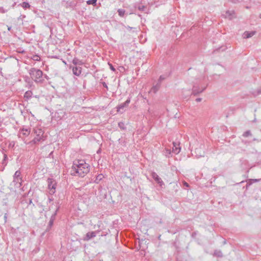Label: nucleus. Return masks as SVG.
Segmentation results:
<instances>
[{"label":"nucleus","instance_id":"nucleus-1","mask_svg":"<svg viewBox=\"0 0 261 261\" xmlns=\"http://www.w3.org/2000/svg\"><path fill=\"white\" fill-rule=\"evenodd\" d=\"M90 165L86 163L84 160H77L73 162L72 166V171L74 175H78L84 177L90 171Z\"/></svg>","mask_w":261,"mask_h":261},{"label":"nucleus","instance_id":"nucleus-2","mask_svg":"<svg viewBox=\"0 0 261 261\" xmlns=\"http://www.w3.org/2000/svg\"><path fill=\"white\" fill-rule=\"evenodd\" d=\"M29 73L35 83L42 84L44 82L43 72L41 70L32 68L29 70Z\"/></svg>","mask_w":261,"mask_h":261},{"label":"nucleus","instance_id":"nucleus-3","mask_svg":"<svg viewBox=\"0 0 261 261\" xmlns=\"http://www.w3.org/2000/svg\"><path fill=\"white\" fill-rule=\"evenodd\" d=\"M33 133L35 134V137L32 141L34 144H36L41 140H44V132L39 127H36L33 129Z\"/></svg>","mask_w":261,"mask_h":261},{"label":"nucleus","instance_id":"nucleus-4","mask_svg":"<svg viewBox=\"0 0 261 261\" xmlns=\"http://www.w3.org/2000/svg\"><path fill=\"white\" fill-rule=\"evenodd\" d=\"M22 177H21V172L20 170H17L13 175V180L12 185H14L15 188H20L22 183Z\"/></svg>","mask_w":261,"mask_h":261},{"label":"nucleus","instance_id":"nucleus-5","mask_svg":"<svg viewBox=\"0 0 261 261\" xmlns=\"http://www.w3.org/2000/svg\"><path fill=\"white\" fill-rule=\"evenodd\" d=\"M103 235L100 233V230H96L89 231L87 232L83 238V240L85 241H88L93 239L95 237L98 236L100 237Z\"/></svg>","mask_w":261,"mask_h":261},{"label":"nucleus","instance_id":"nucleus-6","mask_svg":"<svg viewBox=\"0 0 261 261\" xmlns=\"http://www.w3.org/2000/svg\"><path fill=\"white\" fill-rule=\"evenodd\" d=\"M48 189L49 193L51 195L54 194L56 192L57 182L53 178H48L47 179Z\"/></svg>","mask_w":261,"mask_h":261},{"label":"nucleus","instance_id":"nucleus-7","mask_svg":"<svg viewBox=\"0 0 261 261\" xmlns=\"http://www.w3.org/2000/svg\"><path fill=\"white\" fill-rule=\"evenodd\" d=\"M136 249L137 250L136 255H140L141 257L145 256L146 251V249L147 248V246H136Z\"/></svg>","mask_w":261,"mask_h":261},{"label":"nucleus","instance_id":"nucleus-8","mask_svg":"<svg viewBox=\"0 0 261 261\" xmlns=\"http://www.w3.org/2000/svg\"><path fill=\"white\" fill-rule=\"evenodd\" d=\"M130 101V98H128L124 102L118 105L117 107V112L122 113L125 111V109L128 106Z\"/></svg>","mask_w":261,"mask_h":261},{"label":"nucleus","instance_id":"nucleus-9","mask_svg":"<svg viewBox=\"0 0 261 261\" xmlns=\"http://www.w3.org/2000/svg\"><path fill=\"white\" fill-rule=\"evenodd\" d=\"M70 68H72L73 74L76 76H79L82 73V67L80 66H70Z\"/></svg>","mask_w":261,"mask_h":261},{"label":"nucleus","instance_id":"nucleus-10","mask_svg":"<svg viewBox=\"0 0 261 261\" xmlns=\"http://www.w3.org/2000/svg\"><path fill=\"white\" fill-rule=\"evenodd\" d=\"M151 176L154 179V180L160 185V186H162L164 185V182L162 180V179L159 176V175L154 172H153L151 173Z\"/></svg>","mask_w":261,"mask_h":261},{"label":"nucleus","instance_id":"nucleus-11","mask_svg":"<svg viewBox=\"0 0 261 261\" xmlns=\"http://www.w3.org/2000/svg\"><path fill=\"white\" fill-rule=\"evenodd\" d=\"M30 132H31L30 128L23 127L19 130V137H21V135H22L23 136H25V137L28 136L29 135V134H30Z\"/></svg>","mask_w":261,"mask_h":261},{"label":"nucleus","instance_id":"nucleus-12","mask_svg":"<svg viewBox=\"0 0 261 261\" xmlns=\"http://www.w3.org/2000/svg\"><path fill=\"white\" fill-rule=\"evenodd\" d=\"M205 88L206 87H202L201 88H200L197 86L194 85L193 88L192 93L195 95H197L203 91L205 89Z\"/></svg>","mask_w":261,"mask_h":261},{"label":"nucleus","instance_id":"nucleus-13","mask_svg":"<svg viewBox=\"0 0 261 261\" xmlns=\"http://www.w3.org/2000/svg\"><path fill=\"white\" fill-rule=\"evenodd\" d=\"M195 156L197 158H199L200 157L204 156V151L203 150V148L201 146L199 148H196L195 151Z\"/></svg>","mask_w":261,"mask_h":261},{"label":"nucleus","instance_id":"nucleus-14","mask_svg":"<svg viewBox=\"0 0 261 261\" xmlns=\"http://www.w3.org/2000/svg\"><path fill=\"white\" fill-rule=\"evenodd\" d=\"M181 148L179 146V143L173 142V148L172 152L175 154H177L180 151Z\"/></svg>","mask_w":261,"mask_h":261},{"label":"nucleus","instance_id":"nucleus-15","mask_svg":"<svg viewBox=\"0 0 261 261\" xmlns=\"http://www.w3.org/2000/svg\"><path fill=\"white\" fill-rule=\"evenodd\" d=\"M55 206L56 207V210L54 212V213L51 214V216L49 222V224L50 226H51L53 225V222H54V220L55 219V217H56V216L57 215V212H58V211L59 210V207L57 205V204H56Z\"/></svg>","mask_w":261,"mask_h":261},{"label":"nucleus","instance_id":"nucleus-16","mask_svg":"<svg viewBox=\"0 0 261 261\" xmlns=\"http://www.w3.org/2000/svg\"><path fill=\"white\" fill-rule=\"evenodd\" d=\"M256 34V31H245L243 35V38L247 39L252 37Z\"/></svg>","mask_w":261,"mask_h":261},{"label":"nucleus","instance_id":"nucleus-17","mask_svg":"<svg viewBox=\"0 0 261 261\" xmlns=\"http://www.w3.org/2000/svg\"><path fill=\"white\" fill-rule=\"evenodd\" d=\"M118 15L120 17H124L125 14L128 15V14H132L134 13L133 11H131L130 12H126V11L124 9H119L117 11Z\"/></svg>","mask_w":261,"mask_h":261},{"label":"nucleus","instance_id":"nucleus-18","mask_svg":"<svg viewBox=\"0 0 261 261\" xmlns=\"http://www.w3.org/2000/svg\"><path fill=\"white\" fill-rule=\"evenodd\" d=\"M234 12L233 11H227L224 15L225 17L229 19H232L234 17Z\"/></svg>","mask_w":261,"mask_h":261},{"label":"nucleus","instance_id":"nucleus-19","mask_svg":"<svg viewBox=\"0 0 261 261\" xmlns=\"http://www.w3.org/2000/svg\"><path fill=\"white\" fill-rule=\"evenodd\" d=\"M24 80L25 82L27 83L26 87L28 88H31L32 86H33V83L31 81L28 76H25L24 77Z\"/></svg>","mask_w":261,"mask_h":261},{"label":"nucleus","instance_id":"nucleus-20","mask_svg":"<svg viewBox=\"0 0 261 261\" xmlns=\"http://www.w3.org/2000/svg\"><path fill=\"white\" fill-rule=\"evenodd\" d=\"M72 62L74 66H78L77 65H82L84 64L82 60H79L76 58H74Z\"/></svg>","mask_w":261,"mask_h":261},{"label":"nucleus","instance_id":"nucleus-21","mask_svg":"<svg viewBox=\"0 0 261 261\" xmlns=\"http://www.w3.org/2000/svg\"><path fill=\"white\" fill-rule=\"evenodd\" d=\"M160 87H161V84H160L158 82L155 85L153 86L152 87L150 91L153 92L154 93H155L159 91V90L160 88Z\"/></svg>","mask_w":261,"mask_h":261},{"label":"nucleus","instance_id":"nucleus-22","mask_svg":"<svg viewBox=\"0 0 261 261\" xmlns=\"http://www.w3.org/2000/svg\"><path fill=\"white\" fill-rule=\"evenodd\" d=\"M33 95V93L32 91L28 90L26 91L24 94V98L25 99V100H29L30 99Z\"/></svg>","mask_w":261,"mask_h":261},{"label":"nucleus","instance_id":"nucleus-23","mask_svg":"<svg viewBox=\"0 0 261 261\" xmlns=\"http://www.w3.org/2000/svg\"><path fill=\"white\" fill-rule=\"evenodd\" d=\"M163 153L166 157L169 158L170 156V154H171V149L165 148Z\"/></svg>","mask_w":261,"mask_h":261},{"label":"nucleus","instance_id":"nucleus-24","mask_svg":"<svg viewBox=\"0 0 261 261\" xmlns=\"http://www.w3.org/2000/svg\"><path fill=\"white\" fill-rule=\"evenodd\" d=\"M214 255L217 257H221L223 256V254L221 250H216L214 252Z\"/></svg>","mask_w":261,"mask_h":261},{"label":"nucleus","instance_id":"nucleus-25","mask_svg":"<svg viewBox=\"0 0 261 261\" xmlns=\"http://www.w3.org/2000/svg\"><path fill=\"white\" fill-rule=\"evenodd\" d=\"M103 177V176L102 174H100L96 176L95 182L96 183H98L99 181H100Z\"/></svg>","mask_w":261,"mask_h":261},{"label":"nucleus","instance_id":"nucleus-26","mask_svg":"<svg viewBox=\"0 0 261 261\" xmlns=\"http://www.w3.org/2000/svg\"><path fill=\"white\" fill-rule=\"evenodd\" d=\"M97 1V0H88L87 1V4L88 5H92L93 6H96Z\"/></svg>","mask_w":261,"mask_h":261},{"label":"nucleus","instance_id":"nucleus-27","mask_svg":"<svg viewBox=\"0 0 261 261\" xmlns=\"http://www.w3.org/2000/svg\"><path fill=\"white\" fill-rule=\"evenodd\" d=\"M136 8L141 11H145L146 7L144 5H139L138 6H136Z\"/></svg>","mask_w":261,"mask_h":261},{"label":"nucleus","instance_id":"nucleus-28","mask_svg":"<svg viewBox=\"0 0 261 261\" xmlns=\"http://www.w3.org/2000/svg\"><path fill=\"white\" fill-rule=\"evenodd\" d=\"M119 127L122 130L126 129V127L125 126V124L123 122H120L118 123Z\"/></svg>","mask_w":261,"mask_h":261},{"label":"nucleus","instance_id":"nucleus-29","mask_svg":"<svg viewBox=\"0 0 261 261\" xmlns=\"http://www.w3.org/2000/svg\"><path fill=\"white\" fill-rule=\"evenodd\" d=\"M21 5L24 9H27L30 7V5L27 2H23Z\"/></svg>","mask_w":261,"mask_h":261},{"label":"nucleus","instance_id":"nucleus-30","mask_svg":"<svg viewBox=\"0 0 261 261\" xmlns=\"http://www.w3.org/2000/svg\"><path fill=\"white\" fill-rule=\"evenodd\" d=\"M251 133L250 130H249L246 131L243 134V136L244 137H248V136H251Z\"/></svg>","mask_w":261,"mask_h":261},{"label":"nucleus","instance_id":"nucleus-31","mask_svg":"<svg viewBox=\"0 0 261 261\" xmlns=\"http://www.w3.org/2000/svg\"><path fill=\"white\" fill-rule=\"evenodd\" d=\"M166 78V76L162 75L160 76L158 80V83L161 84L162 82Z\"/></svg>","mask_w":261,"mask_h":261},{"label":"nucleus","instance_id":"nucleus-32","mask_svg":"<svg viewBox=\"0 0 261 261\" xmlns=\"http://www.w3.org/2000/svg\"><path fill=\"white\" fill-rule=\"evenodd\" d=\"M34 61H39L40 60V57L38 55H35L32 58Z\"/></svg>","mask_w":261,"mask_h":261},{"label":"nucleus","instance_id":"nucleus-33","mask_svg":"<svg viewBox=\"0 0 261 261\" xmlns=\"http://www.w3.org/2000/svg\"><path fill=\"white\" fill-rule=\"evenodd\" d=\"M199 234L198 232L197 231H195L194 232H193L192 234H191V236L194 239H195L196 236Z\"/></svg>","mask_w":261,"mask_h":261},{"label":"nucleus","instance_id":"nucleus-34","mask_svg":"<svg viewBox=\"0 0 261 261\" xmlns=\"http://www.w3.org/2000/svg\"><path fill=\"white\" fill-rule=\"evenodd\" d=\"M7 12V10L5 9L3 7H0V13H5Z\"/></svg>","mask_w":261,"mask_h":261},{"label":"nucleus","instance_id":"nucleus-35","mask_svg":"<svg viewBox=\"0 0 261 261\" xmlns=\"http://www.w3.org/2000/svg\"><path fill=\"white\" fill-rule=\"evenodd\" d=\"M25 17V15H21L18 18V20H22Z\"/></svg>","mask_w":261,"mask_h":261},{"label":"nucleus","instance_id":"nucleus-36","mask_svg":"<svg viewBox=\"0 0 261 261\" xmlns=\"http://www.w3.org/2000/svg\"><path fill=\"white\" fill-rule=\"evenodd\" d=\"M242 0H229V1L233 3H237L241 2Z\"/></svg>","mask_w":261,"mask_h":261},{"label":"nucleus","instance_id":"nucleus-37","mask_svg":"<svg viewBox=\"0 0 261 261\" xmlns=\"http://www.w3.org/2000/svg\"><path fill=\"white\" fill-rule=\"evenodd\" d=\"M109 66H110V69H111L112 71H115V68L113 67V66L111 64L109 63Z\"/></svg>","mask_w":261,"mask_h":261},{"label":"nucleus","instance_id":"nucleus-38","mask_svg":"<svg viewBox=\"0 0 261 261\" xmlns=\"http://www.w3.org/2000/svg\"><path fill=\"white\" fill-rule=\"evenodd\" d=\"M101 84H102V86L104 87H105L107 89H108V87L107 86V84L105 82H103L101 83Z\"/></svg>","mask_w":261,"mask_h":261},{"label":"nucleus","instance_id":"nucleus-39","mask_svg":"<svg viewBox=\"0 0 261 261\" xmlns=\"http://www.w3.org/2000/svg\"><path fill=\"white\" fill-rule=\"evenodd\" d=\"M40 250V248H37V249L36 250H34L33 252H35V253H36V252H37L38 251H39Z\"/></svg>","mask_w":261,"mask_h":261},{"label":"nucleus","instance_id":"nucleus-40","mask_svg":"<svg viewBox=\"0 0 261 261\" xmlns=\"http://www.w3.org/2000/svg\"><path fill=\"white\" fill-rule=\"evenodd\" d=\"M201 100V98H197L196 99V101H197V102H199Z\"/></svg>","mask_w":261,"mask_h":261},{"label":"nucleus","instance_id":"nucleus-41","mask_svg":"<svg viewBox=\"0 0 261 261\" xmlns=\"http://www.w3.org/2000/svg\"><path fill=\"white\" fill-rule=\"evenodd\" d=\"M4 219H5V222H6L7 219V214H5Z\"/></svg>","mask_w":261,"mask_h":261},{"label":"nucleus","instance_id":"nucleus-42","mask_svg":"<svg viewBox=\"0 0 261 261\" xmlns=\"http://www.w3.org/2000/svg\"><path fill=\"white\" fill-rule=\"evenodd\" d=\"M222 241H222V243H223L224 244H225L226 243V240L225 239H223Z\"/></svg>","mask_w":261,"mask_h":261},{"label":"nucleus","instance_id":"nucleus-43","mask_svg":"<svg viewBox=\"0 0 261 261\" xmlns=\"http://www.w3.org/2000/svg\"><path fill=\"white\" fill-rule=\"evenodd\" d=\"M184 185H185V186H186V187H189V185H188V183H187V182H185Z\"/></svg>","mask_w":261,"mask_h":261},{"label":"nucleus","instance_id":"nucleus-44","mask_svg":"<svg viewBox=\"0 0 261 261\" xmlns=\"http://www.w3.org/2000/svg\"><path fill=\"white\" fill-rule=\"evenodd\" d=\"M44 77H45L46 79H48V76L47 75H44Z\"/></svg>","mask_w":261,"mask_h":261},{"label":"nucleus","instance_id":"nucleus-45","mask_svg":"<svg viewBox=\"0 0 261 261\" xmlns=\"http://www.w3.org/2000/svg\"><path fill=\"white\" fill-rule=\"evenodd\" d=\"M10 30H11V27H9V28H8V30H9V31H10Z\"/></svg>","mask_w":261,"mask_h":261},{"label":"nucleus","instance_id":"nucleus-46","mask_svg":"<svg viewBox=\"0 0 261 261\" xmlns=\"http://www.w3.org/2000/svg\"><path fill=\"white\" fill-rule=\"evenodd\" d=\"M31 202H32V200H30V203H31Z\"/></svg>","mask_w":261,"mask_h":261},{"label":"nucleus","instance_id":"nucleus-47","mask_svg":"<svg viewBox=\"0 0 261 261\" xmlns=\"http://www.w3.org/2000/svg\"><path fill=\"white\" fill-rule=\"evenodd\" d=\"M260 18H261V14H260V16H259Z\"/></svg>","mask_w":261,"mask_h":261}]
</instances>
